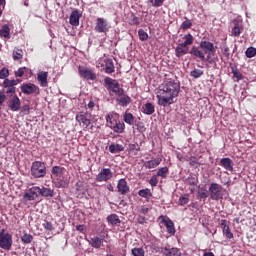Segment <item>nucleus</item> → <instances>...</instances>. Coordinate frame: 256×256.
<instances>
[{"instance_id": "5fc2aeb1", "label": "nucleus", "mask_w": 256, "mask_h": 256, "mask_svg": "<svg viewBox=\"0 0 256 256\" xmlns=\"http://www.w3.org/2000/svg\"><path fill=\"white\" fill-rule=\"evenodd\" d=\"M150 3H152V7H161L165 0H150Z\"/></svg>"}, {"instance_id": "c756f323", "label": "nucleus", "mask_w": 256, "mask_h": 256, "mask_svg": "<svg viewBox=\"0 0 256 256\" xmlns=\"http://www.w3.org/2000/svg\"><path fill=\"white\" fill-rule=\"evenodd\" d=\"M51 173H52V175H55V177H57V179L59 177H63V174L65 173V167L53 166Z\"/></svg>"}, {"instance_id": "a878e982", "label": "nucleus", "mask_w": 256, "mask_h": 256, "mask_svg": "<svg viewBox=\"0 0 256 256\" xmlns=\"http://www.w3.org/2000/svg\"><path fill=\"white\" fill-rule=\"evenodd\" d=\"M0 37H4V39H11V29L9 25L4 24L0 29Z\"/></svg>"}, {"instance_id": "2eb2a0df", "label": "nucleus", "mask_w": 256, "mask_h": 256, "mask_svg": "<svg viewBox=\"0 0 256 256\" xmlns=\"http://www.w3.org/2000/svg\"><path fill=\"white\" fill-rule=\"evenodd\" d=\"M79 19H81V13H79V10L72 11L69 18L70 25H72L73 27L79 26Z\"/></svg>"}, {"instance_id": "a211bd4d", "label": "nucleus", "mask_w": 256, "mask_h": 256, "mask_svg": "<svg viewBox=\"0 0 256 256\" xmlns=\"http://www.w3.org/2000/svg\"><path fill=\"white\" fill-rule=\"evenodd\" d=\"M162 253L165 256H181L179 248H162Z\"/></svg>"}, {"instance_id": "412c9836", "label": "nucleus", "mask_w": 256, "mask_h": 256, "mask_svg": "<svg viewBox=\"0 0 256 256\" xmlns=\"http://www.w3.org/2000/svg\"><path fill=\"white\" fill-rule=\"evenodd\" d=\"M104 65H105V73L108 75H111V73H115V64L113 63L112 59H105L104 60Z\"/></svg>"}, {"instance_id": "79ce46f5", "label": "nucleus", "mask_w": 256, "mask_h": 256, "mask_svg": "<svg viewBox=\"0 0 256 256\" xmlns=\"http://www.w3.org/2000/svg\"><path fill=\"white\" fill-rule=\"evenodd\" d=\"M13 59L14 61H19V59H23V50L16 49L13 51Z\"/></svg>"}, {"instance_id": "7ed1b4c3", "label": "nucleus", "mask_w": 256, "mask_h": 256, "mask_svg": "<svg viewBox=\"0 0 256 256\" xmlns=\"http://www.w3.org/2000/svg\"><path fill=\"white\" fill-rule=\"evenodd\" d=\"M30 173L34 179H41L47 175V166L44 162L34 161L31 165Z\"/></svg>"}, {"instance_id": "c85d7f7f", "label": "nucleus", "mask_w": 256, "mask_h": 256, "mask_svg": "<svg viewBox=\"0 0 256 256\" xmlns=\"http://www.w3.org/2000/svg\"><path fill=\"white\" fill-rule=\"evenodd\" d=\"M119 97L120 98H118L117 101L121 107H127V105H129V103H131V97H129L128 95L123 94Z\"/></svg>"}, {"instance_id": "e433bc0d", "label": "nucleus", "mask_w": 256, "mask_h": 256, "mask_svg": "<svg viewBox=\"0 0 256 256\" xmlns=\"http://www.w3.org/2000/svg\"><path fill=\"white\" fill-rule=\"evenodd\" d=\"M167 175H169V168L167 166L158 169L156 174L157 177H162V179H165Z\"/></svg>"}, {"instance_id": "393cba45", "label": "nucleus", "mask_w": 256, "mask_h": 256, "mask_svg": "<svg viewBox=\"0 0 256 256\" xmlns=\"http://www.w3.org/2000/svg\"><path fill=\"white\" fill-rule=\"evenodd\" d=\"M142 111L145 115H153V113H155V105L148 102L142 106Z\"/></svg>"}, {"instance_id": "cd10ccee", "label": "nucleus", "mask_w": 256, "mask_h": 256, "mask_svg": "<svg viewBox=\"0 0 256 256\" xmlns=\"http://www.w3.org/2000/svg\"><path fill=\"white\" fill-rule=\"evenodd\" d=\"M159 165H161V159H153L144 163L146 169H155V167H159Z\"/></svg>"}, {"instance_id": "603ef678", "label": "nucleus", "mask_w": 256, "mask_h": 256, "mask_svg": "<svg viewBox=\"0 0 256 256\" xmlns=\"http://www.w3.org/2000/svg\"><path fill=\"white\" fill-rule=\"evenodd\" d=\"M158 183L159 179H157V175H153L149 180V184L151 185V187H157Z\"/></svg>"}, {"instance_id": "09e8293b", "label": "nucleus", "mask_w": 256, "mask_h": 256, "mask_svg": "<svg viewBox=\"0 0 256 256\" xmlns=\"http://www.w3.org/2000/svg\"><path fill=\"white\" fill-rule=\"evenodd\" d=\"M191 77H193L194 79H199V77H202L203 75V70H199V69H194L190 72Z\"/></svg>"}, {"instance_id": "f257e3e1", "label": "nucleus", "mask_w": 256, "mask_h": 256, "mask_svg": "<svg viewBox=\"0 0 256 256\" xmlns=\"http://www.w3.org/2000/svg\"><path fill=\"white\" fill-rule=\"evenodd\" d=\"M181 91V84L179 81L170 80L163 84L161 89V94L156 96L158 99V105L161 107H169V105H173L176 97H179V93Z\"/></svg>"}, {"instance_id": "9b49d317", "label": "nucleus", "mask_w": 256, "mask_h": 256, "mask_svg": "<svg viewBox=\"0 0 256 256\" xmlns=\"http://www.w3.org/2000/svg\"><path fill=\"white\" fill-rule=\"evenodd\" d=\"M113 178V172L109 168H103L96 176V181L102 183V181H109Z\"/></svg>"}, {"instance_id": "20e7f679", "label": "nucleus", "mask_w": 256, "mask_h": 256, "mask_svg": "<svg viewBox=\"0 0 256 256\" xmlns=\"http://www.w3.org/2000/svg\"><path fill=\"white\" fill-rule=\"evenodd\" d=\"M104 83L105 85H107L109 91H111L112 93H115L117 97H121V95H124L125 90L121 88L117 80L112 79L111 77H106L104 79Z\"/></svg>"}, {"instance_id": "c03bdc74", "label": "nucleus", "mask_w": 256, "mask_h": 256, "mask_svg": "<svg viewBox=\"0 0 256 256\" xmlns=\"http://www.w3.org/2000/svg\"><path fill=\"white\" fill-rule=\"evenodd\" d=\"M21 241H22L23 243H25L26 245H29V243H31V241H33V235L25 233V234L21 237Z\"/></svg>"}, {"instance_id": "2f4dec72", "label": "nucleus", "mask_w": 256, "mask_h": 256, "mask_svg": "<svg viewBox=\"0 0 256 256\" xmlns=\"http://www.w3.org/2000/svg\"><path fill=\"white\" fill-rule=\"evenodd\" d=\"M89 243L94 249H99L103 243V239L99 238V236L93 237L90 239Z\"/></svg>"}, {"instance_id": "9d476101", "label": "nucleus", "mask_w": 256, "mask_h": 256, "mask_svg": "<svg viewBox=\"0 0 256 256\" xmlns=\"http://www.w3.org/2000/svg\"><path fill=\"white\" fill-rule=\"evenodd\" d=\"M20 89L24 93V95H33V93L39 95V88L33 83L22 84Z\"/></svg>"}, {"instance_id": "a18cd8bd", "label": "nucleus", "mask_w": 256, "mask_h": 256, "mask_svg": "<svg viewBox=\"0 0 256 256\" xmlns=\"http://www.w3.org/2000/svg\"><path fill=\"white\" fill-rule=\"evenodd\" d=\"M198 196L200 197V199H207V197H209V192L205 188H199Z\"/></svg>"}, {"instance_id": "e2e57ef3", "label": "nucleus", "mask_w": 256, "mask_h": 256, "mask_svg": "<svg viewBox=\"0 0 256 256\" xmlns=\"http://www.w3.org/2000/svg\"><path fill=\"white\" fill-rule=\"evenodd\" d=\"M44 229H46V231H53V224H51V222L44 223Z\"/></svg>"}, {"instance_id": "4be33fe9", "label": "nucleus", "mask_w": 256, "mask_h": 256, "mask_svg": "<svg viewBox=\"0 0 256 256\" xmlns=\"http://www.w3.org/2000/svg\"><path fill=\"white\" fill-rule=\"evenodd\" d=\"M220 165H222L226 171L233 172V160H231V158H222L220 160Z\"/></svg>"}, {"instance_id": "0e129e2a", "label": "nucleus", "mask_w": 256, "mask_h": 256, "mask_svg": "<svg viewBox=\"0 0 256 256\" xmlns=\"http://www.w3.org/2000/svg\"><path fill=\"white\" fill-rule=\"evenodd\" d=\"M139 17L132 15L131 25H139Z\"/></svg>"}, {"instance_id": "864d4df0", "label": "nucleus", "mask_w": 256, "mask_h": 256, "mask_svg": "<svg viewBox=\"0 0 256 256\" xmlns=\"http://www.w3.org/2000/svg\"><path fill=\"white\" fill-rule=\"evenodd\" d=\"M9 75V69L7 68H2L0 70V79H7V76Z\"/></svg>"}, {"instance_id": "de8ad7c7", "label": "nucleus", "mask_w": 256, "mask_h": 256, "mask_svg": "<svg viewBox=\"0 0 256 256\" xmlns=\"http://www.w3.org/2000/svg\"><path fill=\"white\" fill-rule=\"evenodd\" d=\"M131 253L133 256H145V250L143 248H134Z\"/></svg>"}, {"instance_id": "a19ab883", "label": "nucleus", "mask_w": 256, "mask_h": 256, "mask_svg": "<svg viewBox=\"0 0 256 256\" xmlns=\"http://www.w3.org/2000/svg\"><path fill=\"white\" fill-rule=\"evenodd\" d=\"M189 165H190V167H194L195 169H197L200 167V165H205V163H201V162L197 161V158L191 157L190 161H189Z\"/></svg>"}, {"instance_id": "bf43d9fd", "label": "nucleus", "mask_w": 256, "mask_h": 256, "mask_svg": "<svg viewBox=\"0 0 256 256\" xmlns=\"http://www.w3.org/2000/svg\"><path fill=\"white\" fill-rule=\"evenodd\" d=\"M136 129L137 131H139V133H145V125L143 124V122H138L136 124Z\"/></svg>"}, {"instance_id": "052dcab7", "label": "nucleus", "mask_w": 256, "mask_h": 256, "mask_svg": "<svg viewBox=\"0 0 256 256\" xmlns=\"http://www.w3.org/2000/svg\"><path fill=\"white\" fill-rule=\"evenodd\" d=\"M5 99H7V96H5V90L0 91V107L5 103Z\"/></svg>"}, {"instance_id": "f704fd0d", "label": "nucleus", "mask_w": 256, "mask_h": 256, "mask_svg": "<svg viewBox=\"0 0 256 256\" xmlns=\"http://www.w3.org/2000/svg\"><path fill=\"white\" fill-rule=\"evenodd\" d=\"M138 195L140 197H143L144 199H149L150 197H153V193H151V189H141L138 191Z\"/></svg>"}, {"instance_id": "bb28decb", "label": "nucleus", "mask_w": 256, "mask_h": 256, "mask_svg": "<svg viewBox=\"0 0 256 256\" xmlns=\"http://www.w3.org/2000/svg\"><path fill=\"white\" fill-rule=\"evenodd\" d=\"M40 195L41 197H55V190L47 187L40 188Z\"/></svg>"}, {"instance_id": "338daca9", "label": "nucleus", "mask_w": 256, "mask_h": 256, "mask_svg": "<svg viewBox=\"0 0 256 256\" xmlns=\"http://www.w3.org/2000/svg\"><path fill=\"white\" fill-rule=\"evenodd\" d=\"M137 222H138L140 225H143V223H145V216H138Z\"/></svg>"}, {"instance_id": "5701e85b", "label": "nucleus", "mask_w": 256, "mask_h": 256, "mask_svg": "<svg viewBox=\"0 0 256 256\" xmlns=\"http://www.w3.org/2000/svg\"><path fill=\"white\" fill-rule=\"evenodd\" d=\"M47 77H49L48 72H39L37 74V80L40 82L41 87H47Z\"/></svg>"}, {"instance_id": "1a4fd4ad", "label": "nucleus", "mask_w": 256, "mask_h": 256, "mask_svg": "<svg viewBox=\"0 0 256 256\" xmlns=\"http://www.w3.org/2000/svg\"><path fill=\"white\" fill-rule=\"evenodd\" d=\"M78 71L79 75L83 77V79H87L90 81H95V79H97V75L89 68L79 66Z\"/></svg>"}, {"instance_id": "423d86ee", "label": "nucleus", "mask_w": 256, "mask_h": 256, "mask_svg": "<svg viewBox=\"0 0 256 256\" xmlns=\"http://www.w3.org/2000/svg\"><path fill=\"white\" fill-rule=\"evenodd\" d=\"M13 245V236L5 231L0 232V248L9 251Z\"/></svg>"}, {"instance_id": "aec40b11", "label": "nucleus", "mask_w": 256, "mask_h": 256, "mask_svg": "<svg viewBox=\"0 0 256 256\" xmlns=\"http://www.w3.org/2000/svg\"><path fill=\"white\" fill-rule=\"evenodd\" d=\"M162 223H164L167 229V233H169L170 235H175V223H173L171 219L169 218L163 219Z\"/></svg>"}, {"instance_id": "ddd939ff", "label": "nucleus", "mask_w": 256, "mask_h": 256, "mask_svg": "<svg viewBox=\"0 0 256 256\" xmlns=\"http://www.w3.org/2000/svg\"><path fill=\"white\" fill-rule=\"evenodd\" d=\"M8 107L10 111H19L21 109V99L16 94L8 101Z\"/></svg>"}, {"instance_id": "69168bd1", "label": "nucleus", "mask_w": 256, "mask_h": 256, "mask_svg": "<svg viewBox=\"0 0 256 256\" xmlns=\"http://www.w3.org/2000/svg\"><path fill=\"white\" fill-rule=\"evenodd\" d=\"M21 111H22V113H26V115H29V111H30L29 105L22 106Z\"/></svg>"}, {"instance_id": "b1692460", "label": "nucleus", "mask_w": 256, "mask_h": 256, "mask_svg": "<svg viewBox=\"0 0 256 256\" xmlns=\"http://www.w3.org/2000/svg\"><path fill=\"white\" fill-rule=\"evenodd\" d=\"M234 27L231 30L232 37H239L241 32L243 31V27L239 26V22L237 20L233 21Z\"/></svg>"}, {"instance_id": "8fccbe9b", "label": "nucleus", "mask_w": 256, "mask_h": 256, "mask_svg": "<svg viewBox=\"0 0 256 256\" xmlns=\"http://www.w3.org/2000/svg\"><path fill=\"white\" fill-rule=\"evenodd\" d=\"M223 235L226 239H233V234L231 233V228H229V226L223 228Z\"/></svg>"}, {"instance_id": "3c124183", "label": "nucleus", "mask_w": 256, "mask_h": 256, "mask_svg": "<svg viewBox=\"0 0 256 256\" xmlns=\"http://www.w3.org/2000/svg\"><path fill=\"white\" fill-rule=\"evenodd\" d=\"M138 35H139L140 41H147V39H149V34H147V32H145V30L143 29H140L138 31Z\"/></svg>"}, {"instance_id": "680f3d73", "label": "nucleus", "mask_w": 256, "mask_h": 256, "mask_svg": "<svg viewBox=\"0 0 256 256\" xmlns=\"http://www.w3.org/2000/svg\"><path fill=\"white\" fill-rule=\"evenodd\" d=\"M23 75H25V67L24 68H19L15 72V77H23Z\"/></svg>"}, {"instance_id": "58836bf2", "label": "nucleus", "mask_w": 256, "mask_h": 256, "mask_svg": "<svg viewBox=\"0 0 256 256\" xmlns=\"http://www.w3.org/2000/svg\"><path fill=\"white\" fill-rule=\"evenodd\" d=\"M184 39L185 41L181 43L182 45H184V47H189V45H193V35L188 33L184 36Z\"/></svg>"}, {"instance_id": "774afa93", "label": "nucleus", "mask_w": 256, "mask_h": 256, "mask_svg": "<svg viewBox=\"0 0 256 256\" xmlns=\"http://www.w3.org/2000/svg\"><path fill=\"white\" fill-rule=\"evenodd\" d=\"M76 231H79L80 233H83V231H85V226L84 225H77L76 226Z\"/></svg>"}, {"instance_id": "473e14b6", "label": "nucleus", "mask_w": 256, "mask_h": 256, "mask_svg": "<svg viewBox=\"0 0 256 256\" xmlns=\"http://www.w3.org/2000/svg\"><path fill=\"white\" fill-rule=\"evenodd\" d=\"M109 151L110 153H121V151H125V147H123V145L121 144H111L109 146Z\"/></svg>"}, {"instance_id": "c9c22d12", "label": "nucleus", "mask_w": 256, "mask_h": 256, "mask_svg": "<svg viewBox=\"0 0 256 256\" xmlns=\"http://www.w3.org/2000/svg\"><path fill=\"white\" fill-rule=\"evenodd\" d=\"M21 83V80L16 79V80H9L5 79L2 83V87H15V85H19Z\"/></svg>"}, {"instance_id": "f03ea898", "label": "nucleus", "mask_w": 256, "mask_h": 256, "mask_svg": "<svg viewBox=\"0 0 256 256\" xmlns=\"http://www.w3.org/2000/svg\"><path fill=\"white\" fill-rule=\"evenodd\" d=\"M216 51L217 47H215V44H213V42L204 40L200 42V48L197 46H193L189 53L190 55H193V57H197L201 61H207V63H209L210 65H216L217 61H219V58L211 57V55H215Z\"/></svg>"}, {"instance_id": "13d9d810", "label": "nucleus", "mask_w": 256, "mask_h": 256, "mask_svg": "<svg viewBox=\"0 0 256 256\" xmlns=\"http://www.w3.org/2000/svg\"><path fill=\"white\" fill-rule=\"evenodd\" d=\"M106 122L108 123V125H110V127H113V125H115V120H113V115L108 114L106 116Z\"/></svg>"}, {"instance_id": "f8f14e48", "label": "nucleus", "mask_w": 256, "mask_h": 256, "mask_svg": "<svg viewBox=\"0 0 256 256\" xmlns=\"http://www.w3.org/2000/svg\"><path fill=\"white\" fill-rule=\"evenodd\" d=\"M95 31L97 33H107V31H109V24L107 23V20L104 18H97Z\"/></svg>"}, {"instance_id": "0eeeda50", "label": "nucleus", "mask_w": 256, "mask_h": 256, "mask_svg": "<svg viewBox=\"0 0 256 256\" xmlns=\"http://www.w3.org/2000/svg\"><path fill=\"white\" fill-rule=\"evenodd\" d=\"M76 121L79 123L80 127L88 129L91 125V114L88 112H78L76 114Z\"/></svg>"}, {"instance_id": "49530a36", "label": "nucleus", "mask_w": 256, "mask_h": 256, "mask_svg": "<svg viewBox=\"0 0 256 256\" xmlns=\"http://www.w3.org/2000/svg\"><path fill=\"white\" fill-rule=\"evenodd\" d=\"M4 89H6V91H4V94L6 93V95H15L16 93V88L15 86H2Z\"/></svg>"}, {"instance_id": "4468645a", "label": "nucleus", "mask_w": 256, "mask_h": 256, "mask_svg": "<svg viewBox=\"0 0 256 256\" xmlns=\"http://www.w3.org/2000/svg\"><path fill=\"white\" fill-rule=\"evenodd\" d=\"M118 193L120 195H127L129 193V185L125 179H120L117 184Z\"/></svg>"}, {"instance_id": "f3484780", "label": "nucleus", "mask_w": 256, "mask_h": 256, "mask_svg": "<svg viewBox=\"0 0 256 256\" xmlns=\"http://www.w3.org/2000/svg\"><path fill=\"white\" fill-rule=\"evenodd\" d=\"M55 186L58 189H67V187H69V179H67V177H63V176L58 177V178H56Z\"/></svg>"}, {"instance_id": "7c9ffc66", "label": "nucleus", "mask_w": 256, "mask_h": 256, "mask_svg": "<svg viewBox=\"0 0 256 256\" xmlns=\"http://www.w3.org/2000/svg\"><path fill=\"white\" fill-rule=\"evenodd\" d=\"M107 222L110 225H119L121 223V219H119V216L117 214H110L107 216Z\"/></svg>"}, {"instance_id": "6e6d98bb", "label": "nucleus", "mask_w": 256, "mask_h": 256, "mask_svg": "<svg viewBox=\"0 0 256 256\" xmlns=\"http://www.w3.org/2000/svg\"><path fill=\"white\" fill-rule=\"evenodd\" d=\"M192 25H193V24L191 23V21L185 20V21L182 23V25H181V29H183V30L191 29V26H192Z\"/></svg>"}, {"instance_id": "72a5a7b5", "label": "nucleus", "mask_w": 256, "mask_h": 256, "mask_svg": "<svg viewBox=\"0 0 256 256\" xmlns=\"http://www.w3.org/2000/svg\"><path fill=\"white\" fill-rule=\"evenodd\" d=\"M220 49L226 60L229 61V59H231V53L229 52V46H227V42H224Z\"/></svg>"}, {"instance_id": "dca6fc26", "label": "nucleus", "mask_w": 256, "mask_h": 256, "mask_svg": "<svg viewBox=\"0 0 256 256\" xmlns=\"http://www.w3.org/2000/svg\"><path fill=\"white\" fill-rule=\"evenodd\" d=\"M189 53V47L183 45V44H178L177 47L175 48V55L178 57V59H181L183 55H187Z\"/></svg>"}, {"instance_id": "39448f33", "label": "nucleus", "mask_w": 256, "mask_h": 256, "mask_svg": "<svg viewBox=\"0 0 256 256\" xmlns=\"http://www.w3.org/2000/svg\"><path fill=\"white\" fill-rule=\"evenodd\" d=\"M209 195L210 199L213 201H219L223 199V186L219 185L218 183L212 182L209 187Z\"/></svg>"}, {"instance_id": "6e6552de", "label": "nucleus", "mask_w": 256, "mask_h": 256, "mask_svg": "<svg viewBox=\"0 0 256 256\" xmlns=\"http://www.w3.org/2000/svg\"><path fill=\"white\" fill-rule=\"evenodd\" d=\"M39 195H41L40 187L33 186L27 192L24 193L22 199L24 203H28V201H35V199H37Z\"/></svg>"}, {"instance_id": "6ab92c4d", "label": "nucleus", "mask_w": 256, "mask_h": 256, "mask_svg": "<svg viewBox=\"0 0 256 256\" xmlns=\"http://www.w3.org/2000/svg\"><path fill=\"white\" fill-rule=\"evenodd\" d=\"M110 129L114 130V133H124L125 132V123L119 120H115V123L113 126H110Z\"/></svg>"}, {"instance_id": "4c0bfd02", "label": "nucleus", "mask_w": 256, "mask_h": 256, "mask_svg": "<svg viewBox=\"0 0 256 256\" xmlns=\"http://www.w3.org/2000/svg\"><path fill=\"white\" fill-rule=\"evenodd\" d=\"M231 69H232L233 78L236 79L237 82L242 81L243 74H241L239 69H237L236 67H232Z\"/></svg>"}, {"instance_id": "ea45409f", "label": "nucleus", "mask_w": 256, "mask_h": 256, "mask_svg": "<svg viewBox=\"0 0 256 256\" xmlns=\"http://www.w3.org/2000/svg\"><path fill=\"white\" fill-rule=\"evenodd\" d=\"M123 119L128 125H133V121H135L133 114L127 112L124 114Z\"/></svg>"}, {"instance_id": "37998d69", "label": "nucleus", "mask_w": 256, "mask_h": 256, "mask_svg": "<svg viewBox=\"0 0 256 256\" xmlns=\"http://www.w3.org/2000/svg\"><path fill=\"white\" fill-rule=\"evenodd\" d=\"M246 57H248V59H251L253 57H255L256 55V48L255 47H249L247 48L246 52H245Z\"/></svg>"}, {"instance_id": "4d7b16f0", "label": "nucleus", "mask_w": 256, "mask_h": 256, "mask_svg": "<svg viewBox=\"0 0 256 256\" xmlns=\"http://www.w3.org/2000/svg\"><path fill=\"white\" fill-rule=\"evenodd\" d=\"M187 203H189V197L188 196H181L179 198V205L183 206V205H187Z\"/></svg>"}]
</instances>
